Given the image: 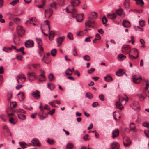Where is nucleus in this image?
Wrapping results in <instances>:
<instances>
[{"label": "nucleus", "instance_id": "nucleus-7", "mask_svg": "<svg viewBox=\"0 0 149 149\" xmlns=\"http://www.w3.org/2000/svg\"><path fill=\"white\" fill-rule=\"evenodd\" d=\"M123 143L125 147L129 146L131 144V141L129 137L125 136L123 139Z\"/></svg>", "mask_w": 149, "mask_h": 149}, {"label": "nucleus", "instance_id": "nucleus-21", "mask_svg": "<svg viewBox=\"0 0 149 149\" xmlns=\"http://www.w3.org/2000/svg\"><path fill=\"white\" fill-rule=\"evenodd\" d=\"M104 80L107 82H110L113 80V78L109 74L107 75L104 78Z\"/></svg>", "mask_w": 149, "mask_h": 149}, {"label": "nucleus", "instance_id": "nucleus-64", "mask_svg": "<svg viewBox=\"0 0 149 149\" xmlns=\"http://www.w3.org/2000/svg\"><path fill=\"white\" fill-rule=\"evenodd\" d=\"M96 38L98 39V40H100L101 39V36L99 33H97L96 35Z\"/></svg>", "mask_w": 149, "mask_h": 149}, {"label": "nucleus", "instance_id": "nucleus-56", "mask_svg": "<svg viewBox=\"0 0 149 149\" xmlns=\"http://www.w3.org/2000/svg\"><path fill=\"white\" fill-rule=\"evenodd\" d=\"M144 132L146 136L148 137H149V130L144 131Z\"/></svg>", "mask_w": 149, "mask_h": 149}, {"label": "nucleus", "instance_id": "nucleus-4", "mask_svg": "<svg viewBox=\"0 0 149 149\" xmlns=\"http://www.w3.org/2000/svg\"><path fill=\"white\" fill-rule=\"evenodd\" d=\"M39 73H40L38 76L39 79L38 81L41 82L45 81H46V78L45 75L44 71L41 69L40 70Z\"/></svg>", "mask_w": 149, "mask_h": 149}, {"label": "nucleus", "instance_id": "nucleus-46", "mask_svg": "<svg viewBox=\"0 0 149 149\" xmlns=\"http://www.w3.org/2000/svg\"><path fill=\"white\" fill-rule=\"evenodd\" d=\"M102 22H103V24H105L107 22V19L105 16H103V17L102 18Z\"/></svg>", "mask_w": 149, "mask_h": 149}, {"label": "nucleus", "instance_id": "nucleus-54", "mask_svg": "<svg viewBox=\"0 0 149 149\" xmlns=\"http://www.w3.org/2000/svg\"><path fill=\"white\" fill-rule=\"evenodd\" d=\"M99 104L97 102H93L92 104V106L93 107H95L97 106H99Z\"/></svg>", "mask_w": 149, "mask_h": 149}, {"label": "nucleus", "instance_id": "nucleus-51", "mask_svg": "<svg viewBox=\"0 0 149 149\" xmlns=\"http://www.w3.org/2000/svg\"><path fill=\"white\" fill-rule=\"evenodd\" d=\"M139 56L138 55V54L136 57H135L133 55H131L130 54H129V57L131 59H135L137 58Z\"/></svg>", "mask_w": 149, "mask_h": 149}, {"label": "nucleus", "instance_id": "nucleus-42", "mask_svg": "<svg viewBox=\"0 0 149 149\" xmlns=\"http://www.w3.org/2000/svg\"><path fill=\"white\" fill-rule=\"evenodd\" d=\"M130 130H133L135 128L134 124V123H131L130 125Z\"/></svg>", "mask_w": 149, "mask_h": 149}, {"label": "nucleus", "instance_id": "nucleus-27", "mask_svg": "<svg viewBox=\"0 0 149 149\" xmlns=\"http://www.w3.org/2000/svg\"><path fill=\"white\" fill-rule=\"evenodd\" d=\"M19 144L20 147L24 149L26 148V146L27 144L25 142H19Z\"/></svg>", "mask_w": 149, "mask_h": 149}, {"label": "nucleus", "instance_id": "nucleus-49", "mask_svg": "<svg viewBox=\"0 0 149 149\" xmlns=\"http://www.w3.org/2000/svg\"><path fill=\"white\" fill-rule=\"evenodd\" d=\"M83 59L86 61H88L90 60V58L88 55H86L83 57Z\"/></svg>", "mask_w": 149, "mask_h": 149}, {"label": "nucleus", "instance_id": "nucleus-44", "mask_svg": "<svg viewBox=\"0 0 149 149\" xmlns=\"http://www.w3.org/2000/svg\"><path fill=\"white\" fill-rule=\"evenodd\" d=\"M18 2V0H13L12 1L11 3H10V4L12 6H14L17 4Z\"/></svg>", "mask_w": 149, "mask_h": 149}, {"label": "nucleus", "instance_id": "nucleus-12", "mask_svg": "<svg viewBox=\"0 0 149 149\" xmlns=\"http://www.w3.org/2000/svg\"><path fill=\"white\" fill-rule=\"evenodd\" d=\"M65 38L64 36H63L61 37H59L57 38L56 42L58 46H60L61 45L64 39Z\"/></svg>", "mask_w": 149, "mask_h": 149}, {"label": "nucleus", "instance_id": "nucleus-55", "mask_svg": "<svg viewBox=\"0 0 149 149\" xmlns=\"http://www.w3.org/2000/svg\"><path fill=\"white\" fill-rule=\"evenodd\" d=\"M84 33L83 31H80L77 33V35L78 36H80L82 35Z\"/></svg>", "mask_w": 149, "mask_h": 149}, {"label": "nucleus", "instance_id": "nucleus-16", "mask_svg": "<svg viewBox=\"0 0 149 149\" xmlns=\"http://www.w3.org/2000/svg\"><path fill=\"white\" fill-rule=\"evenodd\" d=\"M116 108L120 110H122L123 108V106L122 105L121 103L118 101L116 102Z\"/></svg>", "mask_w": 149, "mask_h": 149}, {"label": "nucleus", "instance_id": "nucleus-9", "mask_svg": "<svg viewBox=\"0 0 149 149\" xmlns=\"http://www.w3.org/2000/svg\"><path fill=\"white\" fill-rule=\"evenodd\" d=\"M119 134V131L118 129L116 128L113 130L112 134V138L114 139L118 136Z\"/></svg>", "mask_w": 149, "mask_h": 149}, {"label": "nucleus", "instance_id": "nucleus-41", "mask_svg": "<svg viewBox=\"0 0 149 149\" xmlns=\"http://www.w3.org/2000/svg\"><path fill=\"white\" fill-rule=\"evenodd\" d=\"M139 24L141 26H144L145 25V21L143 20H140L139 21Z\"/></svg>", "mask_w": 149, "mask_h": 149}, {"label": "nucleus", "instance_id": "nucleus-60", "mask_svg": "<svg viewBox=\"0 0 149 149\" xmlns=\"http://www.w3.org/2000/svg\"><path fill=\"white\" fill-rule=\"evenodd\" d=\"M42 2V4L41 5H38V7L40 8H43L45 4V1H43Z\"/></svg>", "mask_w": 149, "mask_h": 149}, {"label": "nucleus", "instance_id": "nucleus-15", "mask_svg": "<svg viewBox=\"0 0 149 149\" xmlns=\"http://www.w3.org/2000/svg\"><path fill=\"white\" fill-rule=\"evenodd\" d=\"M133 108L137 111L139 110V106L138 102H135L133 103Z\"/></svg>", "mask_w": 149, "mask_h": 149}, {"label": "nucleus", "instance_id": "nucleus-34", "mask_svg": "<svg viewBox=\"0 0 149 149\" xmlns=\"http://www.w3.org/2000/svg\"><path fill=\"white\" fill-rule=\"evenodd\" d=\"M123 9L122 8H120L116 10V12L117 14L119 16L121 15L123 12Z\"/></svg>", "mask_w": 149, "mask_h": 149}, {"label": "nucleus", "instance_id": "nucleus-1", "mask_svg": "<svg viewBox=\"0 0 149 149\" xmlns=\"http://www.w3.org/2000/svg\"><path fill=\"white\" fill-rule=\"evenodd\" d=\"M71 6H68V7L66 8V11L68 13H72L73 14H75V15H72V17L74 18L77 17L76 20L78 22H81L83 19L84 18V14L83 13H82L81 14V18L80 19H79V16H77V10L76 9L74 8H70Z\"/></svg>", "mask_w": 149, "mask_h": 149}, {"label": "nucleus", "instance_id": "nucleus-58", "mask_svg": "<svg viewBox=\"0 0 149 149\" xmlns=\"http://www.w3.org/2000/svg\"><path fill=\"white\" fill-rule=\"evenodd\" d=\"M74 53L73 54V55L74 56H77V50L76 49V48L75 47L73 50Z\"/></svg>", "mask_w": 149, "mask_h": 149}, {"label": "nucleus", "instance_id": "nucleus-11", "mask_svg": "<svg viewBox=\"0 0 149 149\" xmlns=\"http://www.w3.org/2000/svg\"><path fill=\"white\" fill-rule=\"evenodd\" d=\"M80 3V1L79 0H72L71 3L73 7L78 6Z\"/></svg>", "mask_w": 149, "mask_h": 149}, {"label": "nucleus", "instance_id": "nucleus-61", "mask_svg": "<svg viewBox=\"0 0 149 149\" xmlns=\"http://www.w3.org/2000/svg\"><path fill=\"white\" fill-rule=\"evenodd\" d=\"M49 33V36H51V37H54V36L55 35V34L54 32L53 31H50Z\"/></svg>", "mask_w": 149, "mask_h": 149}, {"label": "nucleus", "instance_id": "nucleus-6", "mask_svg": "<svg viewBox=\"0 0 149 149\" xmlns=\"http://www.w3.org/2000/svg\"><path fill=\"white\" fill-rule=\"evenodd\" d=\"M133 81L134 83L138 84L140 83L142 80V78L140 76L134 75L132 77Z\"/></svg>", "mask_w": 149, "mask_h": 149}, {"label": "nucleus", "instance_id": "nucleus-33", "mask_svg": "<svg viewBox=\"0 0 149 149\" xmlns=\"http://www.w3.org/2000/svg\"><path fill=\"white\" fill-rule=\"evenodd\" d=\"M144 96H143L142 94H138L137 96L139 97L140 98H142L143 100L145 99L147 97V95L146 93H144Z\"/></svg>", "mask_w": 149, "mask_h": 149}, {"label": "nucleus", "instance_id": "nucleus-28", "mask_svg": "<svg viewBox=\"0 0 149 149\" xmlns=\"http://www.w3.org/2000/svg\"><path fill=\"white\" fill-rule=\"evenodd\" d=\"M124 5L125 8H128L129 7V0H125L124 1Z\"/></svg>", "mask_w": 149, "mask_h": 149}, {"label": "nucleus", "instance_id": "nucleus-3", "mask_svg": "<svg viewBox=\"0 0 149 149\" xmlns=\"http://www.w3.org/2000/svg\"><path fill=\"white\" fill-rule=\"evenodd\" d=\"M17 31L19 37H22L24 35L25 31L23 29L22 26H18L17 28Z\"/></svg>", "mask_w": 149, "mask_h": 149}, {"label": "nucleus", "instance_id": "nucleus-50", "mask_svg": "<svg viewBox=\"0 0 149 149\" xmlns=\"http://www.w3.org/2000/svg\"><path fill=\"white\" fill-rule=\"evenodd\" d=\"M36 21V19L34 18H32L30 19L29 20V23L32 24V22H35Z\"/></svg>", "mask_w": 149, "mask_h": 149}, {"label": "nucleus", "instance_id": "nucleus-37", "mask_svg": "<svg viewBox=\"0 0 149 149\" xmlns=\"http://www.w3.org/2000/svg\"><path fill=\"white\" fill-rule=\"evenodd\" d=\"M32 96L34 98H37V90H36L35 92H33L32 93Z\"/></svg>", "mask_w": 149, "mask_h": 149}, {"label": "nucleus", "instance_id": "nucleus-35", "mask_svg": "<svg viewBox=\"0 0 149 149\" xmlns=\"http://www.w3.org/2000/svg\"><path fill=\"white\" fill-rule=\"evenodd\" d=\"M48 77L50 81L53 80L54 79V75L52 73L48 75Z\"/></svg>", "mask_w": 149, "mask_h": 149}, {"label": "nucleus", "instance_id": "nucleus-45", "mask_svg": "<svg viewBox=\"0 0 149 149\" xmlns=\"http://www.w3.org/2000/svg\"><path fill=\"white\" fill-rule=\"evenodd\" d=\"M14 22L17 24H18L20 21V19L19 18H15L13 19Z\"/></svg>", "mask_w": 149, "mask_h": 149}, {"label": "nucleus", "instance_id": "nucleus-39", "mask_svg": "<svg viewBox=\"0 0 149 149\" xmlns=\"http://www.w3.org/2000/svg\"><path fill=\"white\" fill-rule=\"evenodd\" d=\"M67 37L68 39L71 40H72L73 39V35L71 33L69 32L68 33Z\"/></svg>", "mask_w": 149, "mask_h": 149}, {"label": "nucleus", "instance_id": "nucleus-26", "mask_svg": "<svg viewBox=\"0 0 149 149\" xmlns=\"http://www.w3.org/2000/svg\"><path fill=\"white\" fill-rule=\"evenodd\" d=\"M85 24L86 26L89 28H93L94 27V26L92 25L91 24V23L90 20H89L86 22Z\"/></svg>", "mask_w": 149, "mask_h": 149}, {"label": "nucleus", "instance_id": "nucleus-43", "mask_svg": "<svg viewBox=\"0 0 149 149\" xmlns=\"http://www.w3.org/2000/svg\"><path fill=\"white\" fill-rule=\"evenodd\" d=\"M47 86L48 88L51 90H53L54 88V86L52 84H47Z\"/></svg>", "mask_w": 149, "mask_h": 149}, {"label": "nucleus", "instance_id": "nucleus-53", "mask_svg": "<svg viewBox=\"0 0 149 149\" xmlns=\"http://www.w3.org/2000/svg\"><path fill=\"white\" fill-rule=\"evenodd\" d=\"M99 98L100 100L102 101H103L104 100V97L103 94L100 95L99 96Z\"/></svg>", "mask_w": 149, "mask_h": 149}, {"label": "nucleus", "instance_id": "nucleus-52", "mask_svg": "<svg viewBox=\"0 0 149 149\" xmlns=\"http://www.w3.org/2000/svg\"><path fill=\"white\" fill-rule=\"evenodd\" d=\"M95 70V69L94 68H91L88 71V72L89 74H92L93 73Z\"/></svg>", "mask_w": 149, "mask_h": 149}, {"label": "nucleus", "instance_id": "nucleus-23", "mask_svg": "<svg viewBox=\"0 0 149 149\" xmlns=\"http://www.w3.org/2000/svg\"><path fill=\"white\" fill-rule=\"evenodd\" d=\"M86 97L89 99H92L93 97V95L90 92H87L86 94Z\"/></svg>", "mask_w": 149, "mask_h": 149}, {"label": "nucleus", "instance_id": "nucleus-17", "mask_svg": "<svg viewBox=\"0 0 149 149\" xmlns=\"http://www.w3.org/2000/svg\"><path fill=\"white\" fill-rule=\"evenodd\" d=\"M98 16L97 14L95 12L92 13L90 15L89 18L90 19H95Z\"/></svg>", "mask_w": 149, "mask_h": 149}, {"label": "nucleus", "instance_id": "nucleus-25", "mask_svg": "<svg viewBox=\"0 0 149 149\" xmlns=\"http://www.w3.org/2000/svg\"><path fill=\"white\" fill-rule=\"evenodd\" d=\"M128 100V98L127 96H126V98H124L122 97H119V99L118 101L122 103L123 101H125L126 102L125 104L126 103V102Z\"/></svg>", "mask_w": 149, "mask_h": 149}, {"label": "nucleus", "instance_id": "nucleus-22", "mask_svg": "<svg viewBox=\"0 0 149 149\" xmlns=\"http://www.w3.org/2000/svg\"><path fill=\"white\" fill-rule=\"evenodd\" d=\"M124 73V70L120 69L116 72V74L118 76H121L123 75Z\"/></svg>", "mask_w": 149, "mask_h": 149}, {"label": "nucleus", "instance_id": "nucleus-63", "mask_svg": "<svg viewBox=\"0 0 149 149\" xmlns=\"http://www.w3.org/2000/svg\"><path fill=\"white\" fill-rule=\"evenodd\" d=\"M89 136L88 134H87L84 136L83 137V139L84 141H86L88 140V137Z\"/></svg>", "mask_w": 149, "mask_h": 149}, {"label": "nucleus", "instance_id": "nucleus-47", "mask_svg": "<svg viewBox=\"0 0 149 149\" xmlns=\"http://www.w3.org/2000/svg\"><path fill=\"white\" fill-rule=\"evenodd\" d=\"M58 4L59 5L62 6H63L64 4V0H58Z\"/></svg>", "mask_w": 149, "mask_h": 149}, {"label": "nucleus", "instance_id": "nucleus-10", "mask_svg": "<svg viewBox=\"0 0 149 149\" xmlns=\"http://www.w3.org/2000/svg\"><path fill=\"white\" fill-rule=\"evenodd\" d=\"M25 45L26 47H31L34 46L33 42L31 40H28L25 42Z\"/></svg>", "mask_w": 149, "mask_h": 149}, {"label": "nucleus", "instance_id": "nucleus-48", "mask_svg": "<svg viewBox=\"0 0 149 149\" xmlns=\"http://www.w3.org/2000/svg\"><path fill=\"white\" fill-rule=\"evenodd\" d=\"M50 6L52 8L56 9V4L55 2H53L50 4Z\"/></svg>", "mask_w": 149, "mask_h": 149}, {"label": "nucleus", "instance_id": "nucleus-30", "mask_svg": "<svg viewBox=\"0 0 149 149\" xmlns=\"http://www.w3.org/2000/svg\"><path fill=\"white\" fill-rule=\"evenodd\" d=\"M22 13V12L20 10H16L15 12L14 15L15 16H20Z\"/></svg>", "mask_w": 149, "mask_h": 149}, {"label": "nucleus", "instance_id": "nucleus-13", "mask_svg": "<svg viewBox=\"0 0 149 149\" xmlns=\"http://www.w3.org/2000/svg\"><path fill=\"white\" fill-rule=\"evenodd\" d=\"M111 148L112 149H119L120 148L119 144L117 142H114L111 144Z\"/></svg>", "mask_w": 149, "mask_h": 149}, {"label": "nucleus", "instance_id": "nucleus-59", "mask_svg": "<svg viewBox=\"0 0 149 149\" xmlns=\"http://www.w3.org/2000/svg\"><path fill=\"white\" fill-rule=\"evenodd\" d=\"M47 141L50 144H53L54 143V141L53 140H50L49 139H47Z\"/></svg>", "mask_w": 149, "mask_h": 149}, {"label": "nucleus", "instance_id": "nucleus-18", "mask_svg": "<svg viewBox=\"0 0 149 149\" xmlns=\"http://www.w3.org/2000/svg\"><path fill=\"white\" fill-rule=\"evenodd\" d=\"M18 95L19 99L20 101H23L24 99V93L22 92H21Z\"/></svg>", "mask_w": 149, "mask_h": 149}, {"label": "nucleus", "instance_id": "nucleus-14", "mask_svg": "<svg viewBox=\"0 0 149 149\" xmlns=\"http://www.w3.org/2000/svg\"><path fill=\"white\" fill-rule=\"evenodd\" d=\"M122 25L125 27L129 28L131 26V24L129 21L125 20L123 22Z\"/></svg>", "mask_w": 149, "mask_h": 149}, {"label": "nucleus", "instance_id": "nucleus-62", "mask_svg": "<svg viewBox=\"0 0 149 149\" xmlns=\"http://www.w3.org/2000/svg\"><path fill=\"white\" fill-rule=\"evenodd\" d=\"M44 109H46L47 110H49L50 109V107L47 104H46L44 106V108H43Z\"/></svg>", "mask_w": 149, "mask_h": 149}, {"label": "nucleus", "instance_id": "nucleus-24", "mask_svg": "<svg viewBox=\"0 0 149 149\" xmlns=\"http://www.w3.org/2000/svg\"><path fill=\"white\" fill-rule=\"evenodd\" d=\"M73 144L72 143L69 142L66 146V149H73Z\"/></svg>", "mask_w": 149, "mask_h": 149}, {"label": "nucleus", "instance_id": "nucleus-20", "mask_svg": "<svg viewBox=\"0 0 149 149\" xmlns=\"http://www.w3.org/2000/svg\"><path fill=\"white\" fill-rule=\"evenodd\" d=\"M48 116V114H44L43 111H42L41 113H40L39 115V118L40 119L43 120L45 117H47Z\"/></svg>", "mask_w": 149, "mask_h": 149}, {"label": "nucleus", "instance_id": "nucleus-31", "mask_svg": "<svg viewBox=\"0 0 149 149\" xmlns=\"http://www.w3.org/2000/svg\"><path fill=\"white\" fill-rule=\"evenodd\" d=\"M32 143L33 146H37V139L35 138L33 139L31 141Z\"/></svg>", "mask_w": 149, "mask_h": 149}, {"label": "nucleus", "instance_id": "nucleus-40", "mask_svg": "<svg viewBox=\"0 0 149 149\" xmlns=\"http://www.w3.org/2000/svg\"><path fill=\"white\" fill-rule=\"evenodd\" d=\"M24 47H22L21 48H20L19 49H17V50H16V51L17 52H18L19 51H20L21 52H22L23 55H24L26 54V53L24 51Z\"/></svg>", "mask_w": 149, "mask_h": 149}, {"label": "nucleus", "instance_id": "nucleus-5", "mask_svg": "<svg viewBox=\"0 0 149 149\" xmlns=\"http://www.w3.org/2000/svg\"><path fill=\"white\" fill-rule=\"evenodd\" d=\"M122 51L124 54H128L131 52L130 46L129 45H124L122 47Z\"/></svg>", "mask_w": 149, "mask_h": 149}, {"label": "nucleus", "instance_id": "nucleus-19", "mask_svg": "<svg viewBox=\"0 0 149 149\" xmlns=\"http://www.w3.org/2000/svg\"><path fill=\"white\" fill-rule=\"evenodd\" d=\"M117 15L115 13L112 14H109L107 15V17L108 18L111 19H113L116 18Z\"/></svg>", "mask_w": 149, "mask_h": 149}, {"label": "nucleus", "instance_id": "nucleus-29", "mask_svg": "<svg viewBox=\"0 0 149 149\" xmlns=\"http://www.w3.org/2000/svg\"><path fill=\"white\" fill-rule=\"evenodd\" d=\"M118 57L119 58V60L122 61L125 59L126 58V56L123 54H121L118 55Z\"/></svg>", "mask_w": 149, "mask_h": 149}, {"label": "nucleus", "instance_id": "nucleus-8", "mask_svg": "<svg viewBox=\"0 0 149 149\" xmlns=\"http://www.w3.org/2000/svg\"><path fill=\"white\" fill-rule=\"evenodd\" d=\"M53 13V10L50 8H49L45 11V16L46 17L49 18L52 15Z\"/></svg>", "mask_w": 149, "mask_h": 149}, {"label": "nucleus", "instance_id": "nucleus-38", "mask_svg": "<svg viewBox=\"0 0 149 149\" xmlns=\"http://www.w3.org/2000/svg\"><path fill=\"white\" fill-rule=\"evenodd\" d=\"M27 75L28 77H29L28 79L29 80H31V79H30L31 77H35V73L33 72L29 73Z\"/></svg>", "mask_w": 149, "mask_h": 149}, {"label": "nucleus", "instance_id": "nucleus-57", "mask_svg": "<svg viewBox=\"0 0 149 149\" xmlns=\"http://www.w3.org/2000/svg\"><path fill=\"white\" fill-rule=\"evenodd\" d=\"M55 109H53L52 110L49 111L48 113V114H49L51 115H52L55 112Z\"/></svg>", "mask_w": 149, "mask_h": 149}, {"label": "nucleus", "instance_id": "nucleus-32", "mask_svg": "<svg viewBox=\"0 0 149 149\" xmlns=\"http://www.w3.org/2000/svg\"><path fill=\"white\" fill-rule=\"evenodd\" d=\"M18 117L19 118L21 119L22 120L25 119L26 118L24 114L21 113L18 114Z\"/></svg>", "mask_w": 149, "mask_h": 149}, {"label": "nucleus", "instance_id": "nucleus-2", "mask_svg": "<svg viewBox=\"0 0 149 149\" xmlns=\"http://www.w3.org/2000/svg\"><path fill=\"white\" fill-rule=\"evenodd\" d=\"M38 45H39V55L41 57L44 54V50L43 48L42 47V40L40 38H38Z\"/></svg>", "mask_w": 149, "mask_h": 149}, {"label": "nucleus", "instance_id": "nucleus-36", "mask_svg": "<svg viewBox=\"0 0 149 149\" xmlns=\"http://www.w3.org/2000/svg\"><path fill=\"white\" fill-rule=\"evenodd\" d=\"M56 52L57 51L56 49H53L51 52V54L53 56H56Z\"/></svg>", "mask_w": 149, "mask_h": 149}]
</instances>
